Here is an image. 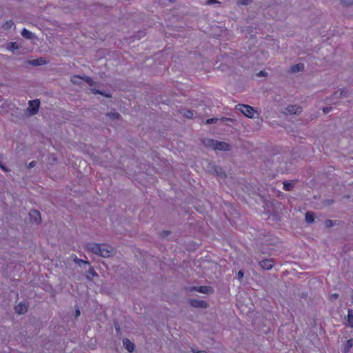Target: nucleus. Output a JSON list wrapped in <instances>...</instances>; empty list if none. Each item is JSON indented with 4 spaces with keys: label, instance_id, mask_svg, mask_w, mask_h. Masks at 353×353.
I'll return each mask as SVG.
<instances>
[{
    "label": "nucleus",
    "instance_id": "obj_22",
    "mask_svg": "<svg viewBox=\"0 0 353 353\" xmlns=\"http://www.w3.org/2000/svg\"><path fill=\"white\" fill-rule=\"evenodd\" d=\"M305 220L307 223H311L314 221V214L312 212H306Z\"/></svg>",
    "mask_w": 353,
    "mask_h": 353
},
{
    "label": "nucleus",
    "instance_id": "obj_40",
    "mask_svg": "<svg viewBox=\"0 0 353 353\" xmlns=\"http://www.w3.org/2000/svg\"><path fill=\"white\" fill-rule=\"evenodd\" d=\"M97 93H99V94H101L102 95H104V96H105L107 97H111L110 94H103V93H102L101 92H99V91H97Z\"/></svg>",
    "mask_w": 353,
    "mask_h": 353
},
{
    "label": "nucleus",
    "instance_id": "obj_20",
    "mask_svg": "<svg viewBox=\"0 0 353 353\" xmlns=\"http://www.w3.org/2000/svg\"><path fill=\"white\" fill-rule=\"evenodd\" d=\"M214 172L221 177H225L226 174L220 167L213 166Z\"/></svg>",
    "mask_w": 353,
    "mask_h": 353
},
{
    "label": "nucleus",
    "instance_id": "obj_42",
    "mask_svg": "<svg viewBox=\"0 0 353 353\" xmlns=\"http://www.w3.org/2000/svg\"><path fill=\"white\" fill-rule=\"evenodd\" d=\"M265 72H263V71H261V72H259V75H260V76H262V75H263V76H264V75H265Z\"/></svg>",
    "mask_w": 353,
    "mask_h": 353
},
{
    "label": "nucleus",
    "instance_id": "obj_32",
    "mask_svg": "<svg viewBox=\"0 0 353 353\" xmlns=\"http://www.w3.org/2000/svg\"><path fill=\"white\" fill-rule=\"evenodd\" d=\"M325 225L327 228H331L333 225V222L332 220H326L325 222Z\"/></svg>",
    "mask_w": 353,
    "mask_h": 353
},
{
    "label": "nucleus",
    "instance_id": "obj_10",
    "mask_svg": "<svg viewBox=\"0 0 353 353\" xmlns=\"http://www.w3.org/2000/svg\"><path fill=\"white\" fill-rule=\"evenodd\" d=\"M192 291H196L203 294H210L213 292V289L210 286H200V287H193L191 290Z\"/></svg>",
    "mask_w": 353,
    "mask_h": 353
},
{
    "label": "nucleus",
    "instance_id": "obj_30",
    "mask_svg": "<svg viewBox=\"0 0 353 353\" xmlns=\"http://www.w3.org/2000/svg\"><path fill=\"white\" fill-rule=\"evenodd\" d=\"M334 201L333 199H326L323 201L325 205H331L333 204Z\"/></svg>",
    "mask_w": 353,
    "mask_h": 353
},
{
    "label": "nucleus",
    "instance_id": "obj_1",
    "mask_svg": "<svg viewBox=\"0 0 353 353\" xmlns=\"http://www.w3.org/2000/svg\"><path fill=\"white\" fill-rule=\"evenodd\" d=\"M86 249L89 252L104 258L110 257L113 255L114 252V248L107 244L89 243L86 245Z\"/></svg>",
    "mask_w": 353,
    "mask_h": 353
},
{
    "label": "nucleus",
    "instance_id": "obj_43",
    "mask_svg": "<svg viewBox=\"0 0 353 353\" xmlns=\"http://www.w3.org/2000/svg\"><path fill=\"white\" fill-rule=\"evenodd\" d=\"M221 120L224 121H228V120H231V119H228V118H224V117H223V118H221Z\"/></svg>",
    "mask_w": 353,
    "mask_h": 353
},
{
    "label": "nucleus",
    "instance_id": "obj_45",
    "mask_svg": "<svg viewBox=\"0 0 353 353\" xmlns=\"http://www.w3.org/2000/svg\"><path fill=\"white\" fill-rule=\"evenodd\" d=\"M0 167H1L3 170H5V168L3 166L1 161H0Z\"/></svg>",
    "mask_w": 353,
    "mask_h": 353
},
{
    "label": "nucleus",
    "instance_id": "obj_6",
    "mask_svg": "<svg viewBox=\"0 0 353 353\" xmlns=\"http://www.w3.org/2000/svg\"><path fill=\"white\" fill-rule=\"evenodd\" d=\"M259 265L263 270H268L273 268L274 262L272 259H263L259 261Z\"/></svg>",
    "mask_w": 353,
    "mask_h": 353
},
{
    "label": "nucleus",
    "instance_id": "obj_15",
    "mask_svg": "<svg viewBox=\"0 0 353 353\" xmlns=\"http://www.w3.org/2000/svg\"><path fill=\"white\" fill-rule=\"evenodd\" d=\"M352 347H353V339H350L347 341V342L344 346L343 352L348 353Z\"/></svg>",
    "mask_w": 353,
    "mask_h": 353
},
{
    "label": "nucleus",
    "instance_id": "obj_36",
    "mask_svg": "<svg viewBox=\"0 0 353 353\" xmlns=\"http://www.w3.org/2000/svg\"><path fill=\"white\" fill-rule=\"evenodd\" d=\"M36 165H37V161H31V162L28 164V168H34Z\"/></svg>",
    "mask_w": 353,
    "mask_h": 353
},
{
    "label": "nucleus",
    "instance_id": "obj_16",
    "mask_svg": "<svg viewBox=\"0 0 353 353\" xmlns=\"http://www.w3.org/2000/svg\"><path fill=\"white\" fill-rule=\"evenodd\" d=\"M338 92H334L330 97H326L325 99V101L326 103H332L334 104L336 103L335 101H334V99H338L336 98L337 96H339Z\"/></svg>",
    "mask_w": 353,
    "mask_h": 353
},
{
    "label": "nucleus",
    "instance_id": "obj_3",
    "mask_svg": "<svg viewBox=\"0 0 353 353\" xmlns=\"http://www.w3.org/2000/svg\"><path fill=\"white\" fill-rule=\"evenodd\" d=\"M236 107L245 116L249 118L254 117V110L248 105L239 104Z\"/></svg>",
    "mask_w": 353,
    "mask_h": 353
},
{
    "label": "nucleus",
    "instance_id": "obj_35",
    "mask_svg": "<svg viewBox=\"0 0 353 353\" xmlns=\"http://www.w3.org/2000/svg\"><path fill=\"white\" fill-rule=\"evenodd\" d=\"M332 107H325V108H323V112L324 114H327L328 112H330L332 110Z\"/></svg>",
    "mask_w": 353,
    "mask_h": 353
},
{
    "label": "nucleus",
    "instance_id": "obj_2",
    "mask_svg": "<svg viewBox=\"0 0 353 353\" xmlns=\"http://www.w3.org/2000/svg\"><path fill=\"white\" fill-rule=\"evenodd\" d=\"M203 144L208 148L214 150L229 151L231 148L230 145L224 141H219L213 139H204L202 140Z\"/></svg>",
    "mask_w": 353,
    "mask_h": 353
},
{
    "label": "nucleus",
    "instance_id": "obj_34",
    "mask_svg": "<svg viewBox=\"0 0 353 353\" xmlns=\"http://www.w3.org/2000/svg\"><path fill=\"white\" fill-rule=\"evenodd\" d=\"M343 3L346 6L353 5V0H343Z\"/></svg>",
    "mask_w": 353,
    "mask_h": 353
},
{
    "label": "nucleus",
    "instance_id": "obj_39",
    "mask_svg": "<svg viewBox=\"0 0 353 353\" xmlns=\"http://www.w3.org/2000/svg\"><path fill=\"white\" fill-rule=\"evenodd\" d=\"M170 232L168 231V230H163L162 232V234L164 235V236H168L170 234Z\"/></svg>",
    "mask_w": 353,
    "mask_h": 353
},
{
    "label": "nucleus",
    "instance_id": "obj_4",
    "mask_svg": "<svg viewBox=\"0 0 353 353\" xmlns=\"http://www.w3.org/2000/svg\"><path fill=\"white\" fill-rule=\"evenodd\" d=\"M40 101L38 99L29 101V107L27 110L30 112V115L36 114L39 111Z\"/></svg>",
    "mask_w": 353,
    "mask_h": 353
},
{
    "label": "nucleus",
    "instance_id": "obj_31",
    "mask_svg": "<svg viewBox=\"0 0 353 353\" xmlns=\"http://www.w3.org/2000/svg\"><path fill=\"white\" fill-rule=\"evenodd\" d=\"M244 275V272L243 270H239L237 273V279L241 281Z\"/></svg>",
    "mask_w": 353,
    "mask_h": 353
},
{
    "label": "nucleus",
    "instance_id": "obj_33",
    "mask_svg": "<svg viewBox=\"0 0 353 353\" xmlns=\"http://www.w3.org/2000/svg\"><path fill=\"white\" fill-rule=\"evenodd\" d=\"M339 297V294H336V293H334V294H332L330 295V299L331 301H334V300L337 299Z\"/></svg>",
    "mask_w": 353,
    "mask_h": 353
},
{
    "label": "nucleus",
    "instance_id": "obj_28",
    "mask_svg": "<svg viewBox=\"0 0 353 353\" xmlns=\"http://www.w3.org/2000/svg\"><path fill=\"white\" fill-rule=\"evenodd\" d=\"M184 116L188 119H192L194 117V111L187 110L186 112L184 113Z\"/></svg>",
    "mask_w": 353,
    "mask_h": 353
},
{
    "label": "nucleus",
    "instance_id": "obj_11",
    "mask_svg": "<svg viewBox=\"0 0 353 353\" xmlns=\"http://www.w3.org/2000/svg\"><path fill=\"white\" fill-rule=\"evenodd\" d=\"M27 63L33 66H39L46 64L47 61L44 58L40 57L39 59L29 60L27 61Z\"/></svg>",
    "mask_w": 353,
    "mask_h": 353
},
{
    "label": "nucleus",
    "instance_id": "obj_14",
    "mask_svg": "<svg viewBox=\"0 0 353 353\" xmlns=\"http://www.w3.org/2000/svg\"><path fill=\"white\" fill-rule=\"evenodd\" d=\"M21 35L23 37H24L27 39H32L34 38V34L26 28H23L22 30Z\"/></svg>",
    "mask_w": 353,
    "mask_h": 353
},
{
    "label": "nucleus",
    "instance_id": "obj_9",
    "mask_svg": "<svg viewBox=\"0 0 353 353\" xmlns=\"http://www.w3.org/2000/svg\"><path fill=\"white\" fill-rule=\"evenodd\" d=\"M285 110L289 114H299L301 112L302 108L296 105H290L285 108Z\"/></svg>",
    "mask_w": 353,
    "mask_h": 353
},
{
    "label": "nucleus",
    "instance_id": "obj_5",
    "mask_svg": "<svg viewBox=\"0 0 353 353\" xmlns=\"http://www.w3.org/2000/svg\"><path fill=\"white\" fill-rule=\"evenodd\" d=\"M189 303L192 307L196 308H207L208 307V304L206 301L196 299H190Z\"/></svg>",
    "mask_w": 353,
    "mask_h": 353
},
{
    "label": "nucleus",
    "instance_id": "obj_26",
    "mask_svg": "<svg viewBox=\"0 0 353 353\" xmlns=\"http://www.w3.org/2000/svg\"><path fill=\"white\" fill-rule=\"evenodd\" d=\"M89 85H93L94 81H92V78L88 76H85L82 78Z\"/></svg>",
    "mask_w": 353,
    "mask_h": 353
},
{
    "label": "nucleus",
    "instance_id": "obj_29",
    "mask_svg": "<svg viewBox=\"0 0 353 353\" xmlns=\"http://www.w3.org/2000/svg\"><path fill=\"white\" fill-rule=\"evenodd\" d=\"M218 121V118H211L206 120L207 124L216 123Z\"/></svg>",
    "mask_w": 353,
    "mask_h": 353
},
{
    "label": "nucleus",
    "instance_id": "obj_44",
    "mask_svg": "<svg viewBox=\"0 0 353 353\" xmlns=\"http://www.w3.org/2000/svg\"><path fill=\"white\" fill-rule=\"evenodd\" d=\"M196 353H207L205 351H197Z\"/></svg>",
    "mask_w": 353,
    "mask_h": 353
},
{
    "label": "nucleus",
    "instance_id": "obj_19",
    "mask_svg": "<svg viewBox=\"0 0 353 353\" xmlns=\"http://www.w3.org/2000/svg\"><path fill=\"white\" fill-rule=\"evenodd\" d=\"M303 69H304V65L302 63H298L296 65H293L291 68V70L293 72H299V71H303Z\"/></svg>",
    "mask_w": 353,
    "mask_h": 353
},
{
    "label": "nucleus",
    "instance_id": "obj_17",
    "mask_svg": "<svg viewBox=\"0 0 353 353\" xmlns=\"http://www.w3.org/2000/svg\"><path fill=\"white\" fill-rule=\"evenodd\" d=\"M347 322L349 326L353 327V310L352 309L347 310Z\"/></svg>",
    "mask_w": 353,
    "mask_h": 353
},
{
    "label": "nucleus",
    "instance_id": "obj_12",
    "mask_svg": "<svg viewBox=\"0 0 353 353\" xmlns=\"http://www.w3.org/2000/svg\"><path fill=\"white\" fill-rule=\"evenodd\" d=\"M99 275L94 270V268L90 265L89 270L85 272V277L88 280L91 281L92 277H98Z\"/></svg>",
    "mask_w": 353,
    "mask_h": 353
},
{
    "label": "nucleus",
    "instance_id": "obj_24",
    "mask_svg": "<svg viewBox=\"0 0 353 353\" xmlns=\"http://www.w3.org/2000/svg\"><path fill=\"white\" fill-rule=\"evenodd\" d=\"M13 25L14 22L12 20H8L3 25V28L8 30L11 28Z\"/></svg>",
    "mask_w": 353,
    "mask_h": 353
},
{
    "label": "nucleus",
    "instance_id": "obj_37",
    "mask_svg": "<svg viewBox=\"0 0 353 353\" xmlns=\"http://www.w3.org/2000/svg\"><path fill=\"white\" fill-rule=\"evenodd\" d=\"M81 79V78L80 77H79V76H74V77H73V78L72 79V81L74 83H77L78 80H76V81H75V79Z\"/></svg>",
    "mask_w": 353,
    "mask_h": 353
},
{
    "label": "nucleus",
    "instance_id": "obj_21",
    "mask_svg": "<svg viewBox=\"0 0 353 353\" xmlns=\"http://www.w3.org/2000/svg\"><path fill=\"white\" fill-rule=\"evenodd\" d=\"M74 262L77 264H78L80 267H82L83 265H90V263L87 261H84L81 259H78L77 257H75L74 259Z\"/></svg>",
    "mask_w": 353,
    "mask_h": 353
},
{
    "label": "nucleus",
    "instance_id": "obj_38",
    "mask_svg": "<svg viewBox=\"0 0 353 353\" xmlns=\"http://www.w3.org/2000/svg\"><path fill=\"white\" fill-rule=\"evenodd\" d=\"M208 4L211 5L213 3H219L217 0H208Z\"/></svg>",
    "mask_w": 353,
    "mask_h": 353
},
{
    "label": "nucleus",
    "instance_id": "obj_25",
    "mask_svg": "<svg viewBox=\"0 0 353 353\" xmlns=\"http://www.w3.org/2000/svg\"><path fill=\"white\" fill-rule=\"evenodd\" d=\"M108 116L112 119H119L121 117L118 112H109Z\"/></svg>",
    "mask_w": 353,
    "mask_h": 353
},
{
    "label": "nucleus",
    "instance_id": "obj_27",
    "mask_svg": "<svg viewBox=\"0 0 353 353\" xmlns=\"http://www.w3.org/2000/svg\"><path fill=\"white\" fill-rule=\"evenodd\" d=\"M347 90L345 89H343L339 94V96L336 97L337 99H341L342 97H347Z\"/></svg>",
    "mask_w": 353,
    "mask_h": 353
},
{
    "label": "nucleus",
    "instance_id": "obj_18",
    "mask_svg": "<svg viewBox=\"0 0 353 353\" xmlns=\"http://www.w3.org/2000/svg\"><path fill=\"white\" fill-rule=\"evenodd\" d=\"M6 48L8 50L14 51V50H18L19 48V46L17 42H10L8 43Z\"/></svg>",
    "mask_w": 353,
    "mask_h": 353
},
{
    "label": "nucleus",
    "instance_id": "obj_13",
    "mask_svg": "<svg viewBox=\"0 0 353 353\" xmlns=\"http://www.w3.org/2000/svg\"><path fill=\"white\" fill-rule=\"evenodd\" d=\"M125 348L130 352H132L134 350V345L128 339H123V341Z\"/></svg>",
    "mask_w": 353,
    "mask_h": 353
},
{
    "label": "nucleus",
    "instance_id": "obj_23",
    "mask_svg": "<svg viewBox=\"0 0 353 353\" xmlns=\"http://www.w3.org/2000/svg\"><path fill=\"white\" fill-rule=\"evenodd\" d=\"M293 184L288 181H285L283 182V189L285 190V191H290L292 190L293 188Z\"/></svg>",
    "mask_w": 353,
    "mask_h": 353
},
{
    "label": "nucleus",
    "instance_id": "obj_8",
    "mask_svg": "<svg viewBox=\"0 0 353 353\" xmlns=\"http://www.w3.org/2000/svg\"><path fill=\"white\" fill-rule=\"evenodd\" d=\"M28 304L26 302H21L15 306V312L18 314H23L28 311Z\"/></svg>",
    "mask_w": 353,
    "mask_h": 353
},
{
    "label": "nucleus",
    "instance_id": "obj_7",
    "mask_svg": "<svg viewBox=\"0 0 353 353\" xmlns=\"http://www.w3.org/2000/svg\"><path fill=\"white\" fill-rule=\"evenodd\" d=\"M29 216L30 219V221L32 223H39L41 221V217L39 212L37 210H32L29 212Z\"/></svg>",
    "mask_w": 353,
    "mask_h": 353
},
{
    "label": "nucleus",
    "instance_id": "obj_41",
    "mask_svg": "<svg viewBox=\"0 0 353 353\" xmlns=\"http://www.w3.org/2000/svg\"><path fill=\"white\" fill-rule=\"evenodd\" d=\"M80 315V310L79 309L76 310V316H79Z\"/></svg>",
    "mask_w": 353,
    "mask_h": 353
},
{
    "label": "nucleus",
    "instance_id": "obj_46",
    "mask_svg": "<svg viewBox=\"0 0 353 353\" xmlns=\"http://www.w3.org/2000/svg\"><path fill=\"white\" fill-rule=\"evenodd\" d=\"M116 330L118 332L119 330V327H116Z\"/></svg>",
    "mask_w": 353,
    "mask_h": 353
},
{
    "label": "nucleus",
    "instance_id": "obj_47",
    "mask_svg": "<svg viewBox=\"0 0 353 353\" xmlns=\"http://www.w3.org/2000/svg\"><path fill=\"white\" fill-rule=\"evenodd\" d=\"M352 303H353V296H352Z\"/></svg>",
    "mask_w": 353,
    "mask_h": 353
}]
</instances>
